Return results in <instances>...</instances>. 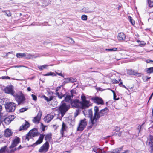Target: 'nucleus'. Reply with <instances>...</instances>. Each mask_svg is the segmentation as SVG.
<instances>
[{"instance_id": "f257e3e1", "label": "nucleus", "mask_w": 153, "mask_h": 153, "mask_svg": "<svg viewBox=\"0 0 153 153\" xmlns=\"http://www.w3.org/2000/svg\"><path fill=\"white\" fill-rule=\"evenodd\" d=\"M94 111V115L92 122L93 124H97V120L101 117L104 116L105 114L108 111V109L107 108H105L99 111L98 107L97 106H95Z\"/></svg>"}, {"instance_id": "f03ea898", "label": "nucleus", "mask_w": 153, "mask_h": 153, "mask_svg": "<svg viewBox=\"0 0 153 153\" xmlns=\"http://www.w3.org/2000/svg\"><path fill=\"white\" fill-rule=\"evenodd\" d=\"M13 96L18 105L23 104L25 103L26 99L24 95L21 91L16 93Z\"/></svg>"}, {"instance_id": "7ed1b4c3", "label": "nucleus", "mask_w": 153, "mask_h": 153, "mask_svg": "<svg viewBox=\"0 0 153 153\" xmlns=\"http://www.w3.org/2000/svg\"><path fill=\"white\" fill-rule=\"evenodd\" d=\"M83 113L85 117H89L90 118V122H89V124L90 125L89 127L90 128H91L93 126L96 125L97 124L93 123L92 120L93 119V116L92 111L91 109H89L87 111L84 110L83 111Z\"/></svg>"}, {"instance_id": "20e7f679", "label": "nucleus", "mask_w": 153, "mask_h": 153, "mask_svg": "<svg viewBox=\"0 0 153 153\" xmlns=\"http://www.w3.org/2000/svg\"><path fill=\"white\" fill-rule=\"evenodd\" d=\"M38 134V132L36 129H33L30 130L29 132L25 136L23 137V139L25 140H29L30 138L33 137H34L37 136Z\"/></svg>"}, {"instance_id": "39448f33", "label": "nucleus", "mask_w": 153, "mask_h": 153, "mask_svg": "<svg viewBox=\"0 0 153 153\" xmlns=\"http://www.w3.org/2000/svg\"><path fill=\"white\" fill-rule=\"evenodd\" d=\"M81 98L82 101L80 102L81 103V108L82 109H85L88 108L89 106L91 105L89 101H87L86 100L85 97L84 95H82L81 96Z\"/></svg>"}, {"instance_id": "423d86ee", "label": "nucleus", "mask_w": 153, "mask_h": 153, "mask_svg": "<svg viewBox=\"0 0 153 153\" xmlns=\"http://www.w3.org/2000/svg\"><path fill=\"white\" fill-rule=\"evenodd\" d=\"M16 104L13 102L7 103L5 105V108L7 111H14L16 109Z\"/></svg>"}, {"instance_id": "0eeeda50", "label": "nucleus", "mask_w": 153, "mask_h": 153, "mask_svg": "<svg viewBox=\"0 0 153 153\" xmlns=\"http://www.w3.org/2000/svg\"><path fill=\"white\" fill-rule=\"evenodd\" d=\"M87 121L85 119L81 120L77 128V131H82L87 126Z\"/></svg>"}, {"instance_id": "6e6552de", "label": "nucleus", "mask_w": 153, "mask_h": 153, "mask_svg": "<svg viewBox=\"0 0 153 153\" xmlns=\"http://www.w3.org/2000/svg\"><path fill=\"white\" fill-rule=\"evenodd\" d=\"M69 107L65 103H62L59 108V110L60 111L62 117H63L65 112L69 109Z\"/></svg>"}, {"instance_id": "1a4fd4ad", "label": "nucleus", "mask_w": 153, "mask_h": 153, "mask_svg": "<svg viewBox=\"0 0 153 153\" xmlns=\"http://www.w3.org/2000/svg\"><path fill=\"white\" fill-rule=\"evenodd\" d=\"M49 147V144L48 141L46 142L42 146L39 150L40 152H45L48 150Z\"/></svg>"}, {"instance_id": "9d476101", "label": "nucleus", "mask_w": 153, "mask_h": 153, "mask_svg": "<svg viewBox=\"0 0 153 153\" xmlns=\"http://www.w3.org/2000/svg\"><path fill=\"white\" fill-rule=\"evenodd\" d=\"M42 115L41 112L39 111L37 116L33 118L32 120L33 123L35 124H38L39 123Z\"/></svg>"}, {"instance_id": "9b49d317", "label": "nucleus", "mask_w": 153, "mask_h": 153, "mask_svg": "<svg viewBox=\"0 0 153 153\" xmlns=\"http://www.w3.org/2000/svg\"><path fill=\"white\" fill-rule=\"evenodd\" d=\"M91 100L94 103L98 104H103L102 99L97 97H93L91 98Z\"/></svg>"}, {"instance_id": "f8f14e48", "label": "nucleus", "mask_w": 153, "mask_h": 153, "mask_svg": "<svg viewBox=\"0 0 153 153\" xmlns=\"http://www.w3.org/2000/svg\"><path fill=\"white\" fill-rule=\"evenodd\" d=\"M5 92L8 94H10L13 96L15 94V93L13 90L12 86L10 85L7 86L5 89Z\"/></svg>"}, {"instance_id": "ddd939ff", "label": "nucleus", "mask_w": 153, "mask_h": 153, "mask_svg": "<svg viewBox=\"0 0 153 153\" xmlns=\"http://www.w3.org/2000/svg\"><path fill=\"white\" fill-rule=\"evenodd\" d=\"M71 105L73 107L75 108L80 107L81 108V103L78 99H76L71 101Z\"/></svg>"}, {"instance_id": "4468645a", "label": "nucleus", "mask_w": 153, "mask_h": 153, "mask_svg": "<svg viewBox=\"0 0 153 153\" xmlns=\"http://www.w3.org/2000/svg\"><path fill=\"white\" fill-rule=\"evenodd\" d=\"M44 136V134H40V137H39L38 140L35 143L32 145L31 146L34 147L37 145L41 143L43 141Z\"/></svg>"}, {"instance_id": "2eb2a0df", "label": "nucleus", "mask_w": 153, "mask_h": 153, "mask_svg": "<svg viewBox=\"0 0 153 153\" xmlns=\"http://www.w3.org/2000/svg\"><path fill=\"white\" fill-rule=\"evenodd\" d=\"M68 128V127L66 124H65L64 122H63L61 128L60 130V133L62 137L65 136L64 135V133L67 131Z\"/></svg>"}, {"instance_id": "dca6fc26", "label": "nucleus", "mask_w": 153, "mask_h": 153, "mask_svg": "<svg viewBox=\"0 0 153 153\" xmlns=\"http://www.w3.org/2000/svg\"><path fill=\"white\" fill-rule=\"evenodd\" d=\"M147 144L151 147L152 150L153 151V137L150 136L148 138L147 141Z\"/></svg>"}, {"instance_id": "f3484780", "label": "nucleus", "mask_w": 153, "mask_h": 153, "mask_svg": "<svg viewBox=\"0 0 153 153\" xmlns=\"http://www.w3.org/2000/svg\"><path fill=\"white\" fill-rule=\"evenodd\" d=\"M15 118V116L11 115L8 116L5 118L4 122L5 123L7 124H9Z\"/></svg>"}, {"instance_id": "a211bd4d", "label": "nucleus", "mask_w": 153, "mask_h": 153, "mask_svg": "<svg viewBox=\"0 0 153 153\" xmlns=\"http://www.w3.org/2000/svg\"><path fill=\"white\" fill-rule=\"evenodd\" d=\"M20 140L19 137H16L15 138L13 141L12 144L11 146H10L9 148H13L16 146L19 143Z\"/></svg>"}, {"instance_id": "6ab92c4d", "label": "nucleus", "mask_w": 153, "mask_h": 153, "mask_svg": "<svg viewBox=\"0 0 153 153\" xmlns=\"http://www.w3.org/2000/svg\"><path fill=\"white\" fill-rule=\"evenodd\" d=\"M53 115L48 114L44 118V120L45 122H49L53 118Z\"/></svg>"}, {"instance_id": "aec40b11", "label": "nucleus", "mask_w": 153, "mask_h": 153, "mask_svg": "<svg viewBox=\"0 0 153 153\" xmlns=\"http://www.w3.org/2000/svg\"><path fill=\"white\" fill-rule=\"evenodd\" d=\"M29 126V124L27 122H26L25 123L23 124L22 126L20 127L19 129V131H21L24 130H26Z\"/></svg>"}, {"instance_id": "412c9836", "label": "nucleus", "mask_w": 153, "mask_h": 153, "mask_svg": "<svg viewBox=\"0 0 153 153\" xmlns=\"http://www.w3.org/2000/svg\"><path fill=\"white\" fill-rule=\"evenodd\" d=\"M117 38L119 41H124L125 39L126 36L123 33H120L118 35Z\"/></svg>"}, {"instance_id": "4be33fe9", "label": "nucleus", "mask_w": 153, "mask_h": 153, "mask_svg": "<svg viewBox=\"0 0 153 153\" xmlns=\"http://www.w3.org/2000/svg\"><path fill=\"white\" fill-rule=\"evenodd\" d=\"M39 57L38 55H32L31 54L27 53L25 57V58L31 59L33 58H36Z\"/></svg>"}, {"instance_id": "5701e85b", "label": "nucleus", "mask_w": 153, "mask_h": 153, "mask_svg": "<svg viewBox=\"0 0 153 153\" xmlns=\"http://www.w3.org/2000/svg\"><path fill=\"white\" fill-rule=\"evenodd\" d=\"M12 133L11 130L7 129L4 131V136L7 137H9L12 135Z\"/></svg>"}, {"instance_id": "b1692460", "label": "nucleus", "mask_w": 153, "mask_h": 153, "mask_svg": "<svg viewBox=\"0 0 153 153\" xmlns=\"http://www.w3.org/2000/svg\"><path fill=\"white\" fill-rule=\"evenodd\" d=\"M26 54L25 53H17L16 54V56L18 58L25 57Z\"/></svg>"}, {"instance_id": "393cba45", "label": "nucleus", "mask_w": 153, "mask_h": 153, "mask_svg": "<svg viewBox=\"0 0 153 153\" xmlns=\"http://www.w3.org/2000/svg\"><path fill=\"white\" fill-rule=\"evenodd\" d=\"M55 94L57 96L58 98L60 99H62L64 97V95L62 94L61 92H59V91L55 92Z\"/></svg>"}, {"instance_id": "a878e982", "label": "nucleus", "mask_w": 153, "mask_h": 153, "mask_svg": "<svg viewBox=\"0 0 153 153\" xmlns=\"http://www.w3.org/2000/svg\"><path fill=\"white\" fill-rule=\"evenodd\" d=\"M51 134H49L46 135L45 136V140L46 141H49L50 140V139L51 138Z\"/></svg>"}, {"instance_id": "bb28decb", "label": "nucleus", "mask_w": 153, "mask_h": 153, "mask_svg": "<svg viewBox=\"0 0 153 153\" xmlns=\"http://www.w3.org/2000/svg\"><path fill=\"white\" fill-rule=\"evenodd\" d=\"M42 97L43 98H44L45 100H46L47 102L51 101L53 99V97L51 96L49 98H48L45 95L43 96Z\"/></svg>"}, {"instance_id": "cd10ccee", "label": "nucleus", "mask_w": 153, "mask_h": 153, "mask_svg": "<svg viewBox=\"0 0 153 153\" xmlns=\"http://www.w3.org/2000/svg\"><path fill=\"white\" fill-rule=\"evenodd\" d=\"M93 151L96 153H101L102 151L100 149L96 147L93 148Z\"/></svg>"}, {"instance_id": "c85d7f7f", "label": "nucleus", "mask_w": 153, "mask_h": 153, "mask_svg": "<svg viewBox=\"0 0 153 153\" xmlns=\"http://www.w3.org/2000/svg\"><path fill=\"white\" fill-rule=\"evenodd\" d=\"M146 72L148 73H153V67L147 68L146 69Z\"/></svg>"}, {"instance_id": "c756f323", "label": "nucleus", "mask_w": 153, "mask_h": 153, "mask_svg": "<svg viewBox=\"0 0 153 153\" xmlns=\"http://www.w3.org/2000/svg\"><path fill=\"white\" fill-rule=\"evenodd\" d=\"M71 96L70 95H67L65 98V101L67 102H69L71 101Z\"/></svg>"}, {"instance_id": "7c9ffc66", "label": "nucleus", "mask_w": 153, "mask_h": 153, "mask_svg": "<svg viewBox=\"0 0 153 153\" xmlns=\"http://www.w3.org/2000/svg\"><path fill=\"white\" fill-rule=\"evenodd\" d=\"M128 72H129V73L130 75H137L138 74H139L134 71L131 70H129Z\"/></svg>"}, {"instance_id": "2f4dec72", "label": "nucleus", "mask_w": 153, "mask_h": 153, "mask_svg": "<svg viewBox=\"0 0 153 153\" xmlns=\"http://www.w3.org/2000/svg\"><path fill=\"white\" fill-rule=\"evenodd\" d=\"M48 66V65H45L42 66H38V67L39 70H42L46 68Z\"/></svg>"}, {"instance_id": "473e14b6", "label": "nucleus", "mask_w": 153, "mask_h": 153, "mask_svg": "<svg viewBox=\"0 0 153 153\" xmlns=\"http://www.w3.org/2000/svg\"><path fill=\"white\" fill-rule=\"evenodd\" d=\"M149 6L150 7H153V0H147Z\"/></svg>"}, {"instance_id": "72a5a7b5", "label": "nucleus", "mask_w": 153, "mask_h": 153, "mask_svg": "<svg viewBox=\"0 0 153 153\" xmlns=\"http://www.w3.org/2000/svg\"><path fill=\"white\" fill-rule=\"evenodd\" d=\"M83 10L85 13H90L91 12V11L88 9V7H85L83 9Z\"/></svg>"}, {"instance_id": "f704fd0d", "label": "nucleus", "mask_w": 153, "mask_h": 153, "mask_svg": "<svg viewBox=\"0 0 153 153\" xmlns=\"http://www.w3.org/2000/svg\"><path fill=\"white\" fill-rule=\"evenodd\" d=\"M128 18L130 22L133 25H134L135 24V21L130 16H129L128 17Z\"/></svg>"}, {"instance_id": "c9c22d12", "label": "nucleus", "mask_w": 153, "mask_h": 153, "mask_svg": "<svg viewBox=\"0 0 153 153\" xmlns=\"http://www.w3.org/2000/svg\"><path fill=\"white\" fill-rule=\"evenodd\" d=\"M151 77L147 76H144L143 77V80L145 82H146L148 79H149Z\"/></svg>"}, {"instance_id": "e433bc0d", "label": "nucleus", "mask_w": 153, "mask_h": 153, "mask_svg": "<svg viewBox=\"0 0 153 153\" xmlns=\"http://www.w3.org/2000/svg\"><path fill=\"white\" fill-rule=\"evenodd\" d=\"M70 83H73L76 81V79L72 77L69 78Z\"/></svg>"}, {"instance_id": "4c0bfd02", "label": "nucleus", "mask_w": 153, "mask_h": 153, "mask_svg": "<svg viewBox=\"0 0 153 153\" xmlns=\"http://www.w3.org/2000/svg\"><path fill=\"white\" fill-rule=\"evenodd\" d=\"M81 19L84 21H86L87 19V16L85 15H83L81 16Z\"/></svg>"}, {"instance_id": "58836bf2", "label": "nucleus", "mask_w": 153, "mask_h": 153, "mask_svg": "<svg viewBox=\"0 0 153 153\" xmlns=\"http://www.w3.org/2000/svg\"><path fill=\"white\" fill-rule=\"evenodd\" d=\"M117 48H113L111 49H106V50L107 51H115L117 50Z\"/></svg>"}, {"instance_id": "ea45409f", "label": "nucleus", "mask_w": 153, "mask_h": 153, "mask_svg": "<svg viewBox=\"0 0 153 153\" xmlns=\"http://www.w3.org/2000/svg\"><path fill=\"white\" fill-rule=\"evenodd\" d=\"M6 146L1 148L0 150V153H4L6 150Z\"/></svg>"}, {"instance_id": "a19ab883", "label": "nucleus", "mask_w": 153, "mask_h": 153, "mask_svg": "<svg viewBox=\"0 0 153 153\" xmlns=\"http://www.w3.org/2000/svg\"><path fill=\"white\" fill-rule=\"evenodd\" d=\"M28 108H23L19 110V112L21 113H22L25 111H26L27 110Z\"/></svg>"}, {"instance_id": "79ce46f5", "label": "nucleus", "mask_w": 153, "mask_h": 153, "mask_svg": "<svg viewBox=\"0 0 153 153\" xmlns=\"http://www.w3.org/2000/svg\"><path fill=\"white\" fill-rule=\"evenodd\" d=\"M137 41L140 45H144L146 44V43L144 41H141L140 40H137Z\"/></svg>"}, {"instance_id": "37998d69", "label": "nucleus", "mask_w": 153, "mask_h": 153, "mask_svg": "<svg viewBox=\"0 0 153 153\" xmlns=\"http://www.w3.org/2000/svg\"><path fill=\"white\" fill-rule=\"evenodd\" d=\"M122 149V147L121 148L116 149H115V152L116 153H118Z\"/></svg>"}, {"instance_id": "c03bdc74", "label": "nucleus", "mask_w": 153, "mask_h": 153, "mask_svg": "<svg viewBox=\"0 0 153 153\" xmlns=\"http://www.w3.org/2000/svg\"><path fill=\"white\" fill-rule=\"evenodd\" d=\"M69 78H65L64 81L65 83H70Z\"/></svg>"}, {"instance_id": "a18cd8bd", "label": "nucleus", "mask_w": 153, "mask_h": 153, "mask_svg": "<svg viewBox=\"0 0 153 153\" xmlns=\"http://www.w3.org/2000/svg\"><path fill=\"white\" fill-rule=\"evenodd\" d=\"M55 75V74L54 73H53L52 72H50L49 73H48L46 74H45L44 75L45 76H49V75Z\"/></svg>"}, {"instance_id": "49530a36", "label": "nucleus", "mask_w": 153, "mask_h": 153, "mask_svg": "<svg viewBox=\"0 0 153 153\" xmlns=\"http://www.w3.org/2000/svg\"><path fill=\"white\" fill-rule=\"evenodd\" d=\"M120 130V128L118 126H116L115 127L114 129V131L116 132L119 131Z\"/></svg>"}, {"instance_id": "de8ad7c7", "label": "nucleus", "mask_w": 153, "mask_h": 153, "mask_svg": "<svg viewBox=\"0 0 153 153\" xmlns=\"http://www.w3.org/2000/svg\"><path fill=\"white\" fill-rule=\"evenodd\" d=\"M31 97H32L33 99V100H34V101H36L37 100V98L36 96L32 94L31 95Z\"/></svg>"}, {"instance_id": "09e8293b", "label": "nucleus", "mask_w": 153, "mask_h": 153, "mask_svg": "<svg viewBox=\"0 0 153 153\" xmlns=\"http://www.w3.org/2000/svg\"><path fill=\"white\" fill-rule=\"evenodd\" d=\"M1 78L2 79H10V77H9L8 76H2L1 77Z\"/></svg>"}, {"instance_id": "8fccbe9b", "label": "nucleus", "mask_w": 153, "mask_h": 153, "mask_svg": "<svg viewBox=\"0 0 153 153\" xmlns=\"http://www.w3.org/2000/svg\"><path fill=\"white\" fill-rule=\"evenodd\" d=\"M68 41L69 42L72 44H73L74 42V41L72 39H69L68 40Z\"/></svg>"}, {"instance_id": "3c124183", "label": "nucleus", "mask_w": 153, "mask_h": 153, "mask_svg": "<svg viewBox=\"0 0 153 153\" xmlns=\"http://www.w3.org/2000/svg\"><path fill=\"white\" fill-rule=\"evenodd\" d=\"M6 14L7 16H11V14L10 13V12L9 11H6Z\"/></svg>"}, {"instance_id": "603ef678", "label": "nucleus", "mask_w": 153, "mask_h": 153, "mask_svg": "<svg viewBox=\"0 0 153 153\" xmlns=\"http://www.w3.org/2000/svg\"><path fill=\"white\" fill-rule=\"evenodd\" d=\"M62 86V85L57 87L56 88L55 92H58Z\"/></svg>"}, {"instance_id": "864d4df0", "label": "nucleus", "mask_w": 153, "mask_h": 153, "mask_svg": "<svg viewBox=\"0 0 153 153\" xmlns=\"http://www.w3.org/2000/svg\"><path fill=\"white\" fill-rule=\"evenodd\" d=\"M116 95L115 94V93H114V94H113L114 99L116 100H118L119 99V98H116Z\"/></svg>"}, {"instance_id": "5fc2aeb1", "label": "nucleus", "mask_w": 153, "mask_h": 153, "mask_svg": "<svg viewBox=\"0 0 153 153\" xmlns=\"http://www.w3.org/2000/svg\"><path fill=\"white\" fill-rule=\"evenodd\" d=\"M112 82L114 84H117L119 83L118 81L116 79H113Z\"/></svg>"}, {"instance_id": "6e6d98bb", "label": "nucleus", "mask_w": 153, "mask_h": 153, "mask_svg": "<svg viewBox=\"0 0 153 153\" xmlns=\"http://www.w3.org/2000/svg\"><path fill=\"white\" fill-rule=\"evenodd\" d=\"M119 81H120V83H119V85L120 86H121V85H123L122 84H123V83H122V80H121V79H120L119 80Z\"/></svg>"}, {"instance_id": "4d7b16f0", "label": "nucleus", "mask_w": 153, "mask_h": 153, "mask_svg": "<svg viewBox=\"0 0 153 153\" xmlns=\"http://www.w3.org/2000/svg\"><path fill=\"white\" fill-rule=\"evenodd\" d=\"M146 62L147 63H150L151 62H153V61L150 60H146Z\"/></svg>"}, {"instance_id": "13d9d810", "label": "nucleus", "mask_w": 153, "mask_h": 153, "mask_svg": "<svg viewBox=\"0 0 153 153\" xmlns=\"http://www.w3.org/2000/svg\"><path fill=\"white\" fill-rule=\"evenodd\" d=\"M153 96V92L152 93V94H151V96H150L149 101L152 98V96Z\"/></svg>"}, {"instance_id": "bf43d9fd", "label": "nucleus", "mask_w": 153, "mask_h": 153, "mask_svg": "<svg viewBox=\"0 0 153 153\" xmlns=\"http://www.w3.org/2000/svg\"><path fill=\"white\" fill-rule=\"evenodd\" d=\"M27 90L28 91H30L31 90V88L30 87H28L27 88Z\"/></svg>"}, {"instance_id": "052dcab7", "label": "nucleus", "mask_w": 153, "mask_h": 153, "mask_svg": "<svg viewBox=\"0 0 153 153\" xmlns=\"http://www.w3.org/2000/svg\"><path fill=\"white\" fill-rule=\"evenodd\" d=\"M128 151H129L128 150H125L124 152H122L121 153H129Z\"/></svg>"}, {"instance_id": "680f3d73", "label": "nucleus", "mask_w": 153, "mask_h": 153, "mask_svg": "<svg viewBox=\"0 0 153 153\" xmlns=\"http://www.w3.org/2000/svg\"><path fill=\"white\" fill-rule=\"evenodd\" d=\"M2 110V107L1 105H0V113L1 112Z\"/></svg>"}, {"instance_id": "e2e57ef3", "label": "nucleus", "mask_w": 153, "mask_h": 153, "mask_svg": "<svg viewBox=\"0 0 153 153\" xmlns=\"http://www.w3.org/2000/svg\"><path fill=\"white\" fill-rule=\"evenodd\" d=\"M45 129V127L44 126H43L42 127V130L43 131H44Z\"/></svg>"}, {"instance_id": "0e129e2a", "label": "nucleus", "mask_w": 153, "mask_h": 153, "mask_svg": "<svg viewBox=\"0 0 153 153\" xmlns=\"http://www.w3.org/2000/svg\"><path fill=\"white\" fill-rule=\"evenodd\" d=\"M22 148V147H21V145H20L19 147H18L17 148V149H18V150H19V149H21Z\"/></svg>"}, {"instance_id": "69168bd1", "label": "nucleus", "mask_w": 153, "mask_h": 153, "mask_svg": "<svg viewBox=\"0 0 153 153\" xmlns=\"http://www.w3.org/2000/svg\"><path fill=\"white\" fill-rule=\"evenodd\" d=\"M58 75H59V76H62V74L61 73H57Z\"/></svg>"}, {"instance_id": "338daca9", "label": "nucleus", "mask_w": 153, "mask_h": 153, "mask_svg": "<svg viewBox=\"0 0 153 153\" xmlns=\"http://www.w3.org/2000/svg\"><path fill=\"white\" fill-rule=\"evenodd\" d=\"M121 86L124 88H125L126 89H127V88L124 85H121Z\"/></svg>"}, {"instance_id": "774afa93", "label": "nucleus", "mask_w": 153, "mask_h": 153, "mask_svg": "<svg viewBox=\"0 0 153 153\" xmlns=\"http://www.w3.org/2000/svg\"><path fill=\"white\" fill-rule=\"evenodd\" d=\"M78 114H77V113L76 112V113H75V117H76L78 115Z\"/></svg>"}]
</instances>
